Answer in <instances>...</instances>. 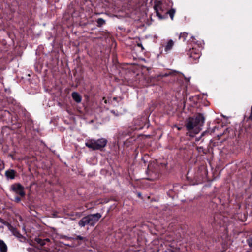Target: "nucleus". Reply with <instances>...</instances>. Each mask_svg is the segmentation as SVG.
Returning <instances> with one entry per match:
<instances>
[{"label": "nucleus", "instance_id": "f3484780", "mask_svg": "<svg viewBox=\"0 0 252 252\" xmlns=\"http://www.w3.org/2000/svg\"><path fill=\"white\" fill-rule=\"evenodd\" d=\"M76 240H86V238L84 237H83L80 235H78L77 236L76 238H75Z\"/></svg>", "mask_w": 252, "mask_h": 252}, {"label": "nucleus", "instance_id": "39448f33", "mask_svg": "<svg viewBox=\"0 0 252 252\" xmlns=\"http://www.w3.org/2000/svg\"><path fill=\"white\" fill-rule=\"evenodd\" d=\"M188 55L190 58L192 59V61L194 63H196L201 56L200 49L199 48L193 47L192 49H190L188 51Z\"/></svg>", "mask_w": 252, "mask_h": 252}, {"label": "nucleus", "instance_id": "dca6fc26", "mask_svg": "<svg viewBox=\"0 0 252 252\" xmlns=\"http://www.w3.org/2000/svg\"><path fill=\"white\" fill-rule=\"evenodd\" d=\"M248 244L250 247H252V237L250 238L248 240Z\"/></svg>", "mask_w": 252, "mask_h": 252}, {"label": "nucleus", "instance_id": "7ed1b4c3", "mask_svg": "<svg viewBox=\"0 0 252 252\" xmlns=\"http://www.w3.org/2000/svg\"><path fill=\"white\" fill-rule=\"evenodd\" d=\"M107 143V140L103 138L97 140L91 139L86 141L85 145L92 150H101L106 146Z\"/></svg>", "mask_w": 252, "mask_h": 252}, {"label": "nucleus", "instance_id": "393cba45", "mask_svg": "<svg viewBox=\"0 0 252 252\" xmlns=\"http://www.w3.org/2000/svg\"><path fill=\"white\" fill-rule=\"evenodd\" d=\"M203 135H204V133H202V134H201V136H203Z\"/></svg>", "mask_w": 252, "mask_h": 252}, {"label": "nucleus", "instance_id": "f03ea898", "mask_svg": "<svg viewBox=\"0 0 252 252\" xmlns=\"http://www.w3.org/2000/svg\"><path fill=\"white\" fill-rule=\"evenodd\" d=\"M101 217V215L99 213L86 216L79 220L78 225L81 227L87 225L94 226Z\"/></svg>", "mask_w": 252, "mask_h": 252}, {"label": "nucleus", "instance_id": "ddd939ff", "mask_svg": "<svg viewBox=\"0 0 252 252\" xmlns=\"http://www.w3.org/2000/svg\"><path fill=\"white\" fill-rule=\"evenodd\" d=\"M35 241L41 246H44L45 244V240H42L40 238H37L35 239Z\"/></svg>", "mask_w": 252, "mask_h": 252}, {"label": "nucleus", "instance_id": "5701e85b", "mask_svg": "<svg viewBox=\"0 0 252 252\" xmlns=\"http://www.w3.org/2000/svg\"><path fill=\"white\" fill-rule=\"evenodd\" d=\"M44 240H45V242H49L50 241V240L49 239H48V238L44 239Z\"/></svg>", "mask_w": 252, "mask_h": 252}, {"label": "nucleus", "instance_id": "412c9836", "mask_svg": "<svg viewBox=\"0 0 252 252\" xmlns=\"http://www.w3.org/2000/svg\"><path fill=\"white\" fill-rule=\"evenodd\" d=\"M21 201V199L19 197H16L15 198V201L17 203L20 202Z\"/></svg>", "mask_w": 252, "mask_h": 252}, {"label": "nucleus", "instance_id": "b1692460", "mask_svg": "<svg viewBox=\"0 0 252 252\" xmlns=\"http://www.w3.org/2000/svg\"><path fill=\"white\" fill-rule=\"evenodd\" d=\"M105 103H107V100H105Z\"/></svg>", "mask_w": 252, "mask_h": 252}, {"label": "nucleus", "instance_id": "9b49d317", "mask_svg": "<svg viewBox=\"0 0 252 252\" xmlns=\"http://www.w3.org/2000/svg\"><path fill=\"white\" fill-rule=\"evenodd\" d=\"M188 33L186 32H183L182 33H181L179 36V39H182L183 41H185L187 37Z\"/></svg>", "mask_w": 252, "mask_h": 252}, {"label": "nucleus", "instance_id": "f8f14e48", "mask_svg": "<svg viewBox=\"0 0 252 252\" xmlns=\"http://www.w3.org/2000/svg\"><path fill=\"white\" fill-rule=\"evenodd\" d=\"M167 13L169 14L171 19L173 20L174 16L175 13V10L174 9H171L167 12Z\"/></svg>", "mask_w": 252, "mask_h": 252}, {"label": "nucleus", "instance_id": "20e7f679", "mask_svg": "<svg viewBox=\"0 0 252 252\" xmlns=\"http://www.w3.org/2000/svg\"><path fill=\"white\" fill-rule=\"evenodd\" d=\"M169 241L168 244L167 251L168 252H181L180 247L181 246V238L177 240H170L169 238L167 239Z\"/></svg>", "mask_w": 252, "mask_h": 252}, {"label": "nucleus", "instance_id": "1a4fd4ad", "mask_svg": "<svg viewBox=\"0 0 252 252\" xmlns=\"http://www.w3.org/2000/svg\"><path fill=\"white\" fill-rule=\"evenodd\" d=\"M0 252H7V246L2 240H0Z\"/></svg>", "mask_w": 252, "mask_h": 252}, {"label": "nucleus", "instance_id": "4be33fe9", "mask_svg": "<svg viewBox=\"0 0 252 252\" xmlns=\"http://www.w3.org/2000/svg\"><path fill=\"white\" fill-rule=\"evenodd\" d=\"M111 113H113V114H114L115 115H116V116H118V114H116V113H115V111H114V110H111Z\"/></svg>", "mask_w": 252, "mask_h": 252}, {"label": "nucleus", "instance_id": "aec40b11", "mask_svg": "<svg viewBox=\"0 0 252 252\" xmlns=\"http://www.w3.org/2000/svg\"><path fill=\"white\" fill-rule=\"evenodd\" d=\"M248 120H252V106H251V113H250V115L249 116V117H248Z\"/></svg>", "mask_w": 252, "mask_h": 252}, {"label": "nucleus", "instance_id": "9d476101", "mask_svg": "<svg viewBox=\"0 0 252 252\" xmlns=\"http://www.w3.org/2000/svg\"><path fill=\"white\" fill-rule=\"evenodd\" d=\"M173 45H174L173 41L171 39L169 40L168 41V42L165 47V51L166 52H168V51H170L172 48Z\"/></svg>", "mask_w": 252, "mask_h": 252}, {"label": "nucleus", "instance_id": "2eb2a0df", "mask_svg": "<svg viewBox=\"0 0 252 252\" xmlns=\"http://www.w3.org/2000/svg\"><path fill=\"white\" fill-rule=\"evenodd\" d=\"M11 231L13 234L16 237L19 238L22 237V235L15 228H12Z\"/></svg>", "mask_w": 252, "mask_h": 252}, {"label": "nucleus", "instance_id": "4468645a", "mask_svg": "<svg viewBox=\"0 0 252 252\" xmlns=\"http://www.w3.org/2000/svg\"><path fill=\"white\" fill-rule=\"evenodd\" d=\"M105 23V20L102 18H98L97 20V26L101 27L102 25L104 24Z\"/></svg>", "mask_w": 252, "mask_h": 252}, {"label": "nucleus", "instance_id": "6ab92c4d", "mask_svg": "<svg viewBox=\"0 0 252 252\" xmlns=\"http://www.w3.org/2000/svg\"><path fill=\"white\" fill-rule=\"evenodd\" d=\"M155 9L156 11L157 15L159 17V18L162 19V17L159 14V12L158 11L156 7H155Z\"/></svg>", "mask_w": 252, "mask_h": 252}, {"label": "nucleus", "instance_id": "6e6552de", "mask_svg": "<svg viewBox=\"0 0 252 252\" xmlns=\"http://www.w3.org/2000/svg\"><path fill=\"white\" fill-rule=\"evenodd\" d=\"M16 172L14 170H8L5 172V176L8 179H13L15 176Z\"/></svg>", "mask_w": 252, "mask_h": 252}, {"label": "nucleus", "instance_id": "a878e982", "mask_svg": "<svg viewBox=\"0 0 252 252\" xmlns=\"http://www.w3.org/2000/svg\"><path fill=\"white\" fill-rule=\"evenodd\" d=\"M178 129L179 130H180V129H181V128H179H179H178Z\"/></svg>", "mask_w": 252, "mask_h": 252}, {"label": "nucleus", "instance_id": "0eeeda50", "mask_svg": "<svg viewBox=\"0 0 252 252\" xmlns=\"http://www.w3.org/2000/svg\"><path fill=\"white\" fill-rule=\"evenodd\" d=\"M72 97L73 100L77 103H79L81 102L82 97L80 94L77 92H73L72 93Z\"/></svg>", "mask_w": 252, "mask_h": 252}, {"label": "nucleus", "instance_id": "423d86ee", "mask_svg": "<svg viewBox=\"0 0 252 252\" xmlns=\"http://www.w3.org/2000/svg\"><path fill=\"white\" fill-rule=\"evenodd\" d=\"M24 187L20 184L16 183L11 186V190L21 197H24L25 192Z\"/></svg>", "mask_w": 252, "mask_h": 252}, {"label": "nucleus", "instance_id": "f257e3e1", "mask_svg": "<svg viewBox=\"0 0 252 252\" xmlns=\"http://www.w3.org/2000/svg\"><path fill=\"white\" fill-rule=\"evenodd\" d=\"M204 123V118L201 114L196 117H189L186 120L185 126L189 132L195 134L198 133L201 130V127Z\"/></svg>", "mask_w": 252, "mask_h": 252}, {"label": "nucleus", "instance_id": "a211bd4d", "mask_svg": "<svg viewBox=\"0 0 252 252\" xmlns=\"http://www.w3.org/2000/svg\"><path fill=\"white\" fill-rule=\"evenodd\" d=\"M27 250L29 252H36V250L32 248H29L27 249Z\"/></svg>", "mask_w": 252, "mask_h": 252}]
</instances>
